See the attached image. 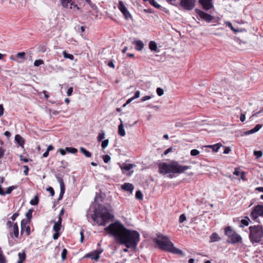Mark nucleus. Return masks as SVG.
Returning <instances> with one entry per match:
<instances>
[{"label": "nucleus", "mask_w": 263, "mask_h": 263, "mask_svg": "<svg viewBox=\"0 0 263 263\" xmlns=\"http://www.w3.org/2000/svg\"><path fill=\"white\" fill-rule=\"evenodd\" d=\"M113 236L115 241L126 248L136 247L140 240V235L136 231L126 229L120 222L116 221L104 229Z\"/></svg>", "instance_id": "nucleus-1"}, {"label": "nucleus", "mask_w": 263, "mask_h": 263, "mask_svg": "<svg viewBox=\"0 0 263 263\" xmlns=\"http://www.w3.org/2000/svg\"><path fill=\"white\" fill-rule=\"evenodd\" d=\"M159 172L165 175L170 174V177L173 178L174 175L171 174H181L190 169L191 166L181 165L178 162L172 161L170 163L162 162L158 165Z\"/></svg>", "instance_id": "nucleus-2"}, {"label": "nucleus", "mask_w": 263, "mask_h": 263, "mask_svg": "<svg viewBox=\"0 0 263 263\" xmlns=\"http://www.w3.org/2000/svg\"><path fill=\"white\" fill-rule=\"evenodd\" d=\"M91 217L99 225L105 226L114 216L109 212L106 207L100 204L99 209L94 211V213L91 215Z\"/></svg>", "instance_id": "nucleus-3"}, {"label": "nucleus", "mask_w": 263, "mask_h": 263, "mask_svg": "<svg viewBox=\"0 0 263 263\" xmlns=\"http://www.w3.org/2000/svg\"><path fill=\"white\" fill-rule=\"evenodd\" d=\"M249 229V239L250 241L259 243L263 237V227L261 225L250 226Z\"/></svg>", "instance_id": "nucleus-4"}, {"label": "nucleus", "mask_w": 263, "mask_h": 263, "mask_svg": "<svg viewBox=\"0 0 263 263\" xmlns=\"http://www.w3.org/2000/svg\"><path fill=\"white\" fill-rule=\"evenodd\" d=\"M154 241L161 249L167 251L172 242L168 238L161 234L157 235V237L154 239Z\"/></svg>", "instance_id": "nucleus-5"}, {"label": "nucleus", "mask_w": 263, "mask_h": 263, "mask_svg": "<svg viewBox=\"0 0 263 263\" xmlns=\"http://www.w3.org/2000/svg\"><path fill=\"white\" fill-rule=\"evenodd\" d=\"M225 235L228 236V242L231 243L241 242L242 238L241 236L233 231L230 227H227L224 229Z\"/></svg>", "instance_id": "nucleus-6"}, {"label": "nucleus", "mask_w": 263, "mask_h": 263, "mask_svg": "<svg viewBox=\"0 0 263 263\" xmlns=\"http://www.w3.org/2000/svg\"><path fill=\"white\" fill-rule=\"evenodd\" d=\"M263 217V205H257L255 206L251 213L250 217L254 221L259 222L258 217Z\"/></svg>", "instance_id": "nucleus-7"}, {"label": "nucleus", "mask_w": 263, "mask_h": 263, "mask_svg": "<svg viewBox=\"0 0 263 263\" xmlns=\"http://www.w3.org/2000/svg\"><path fill=\"white\" fill-rule=\"evenodd\" d=\"M196 0H180V5L185 10H192Z\"/></svg>", "instance_id": "nucleus-8"}, {"label": "nucleus", "mask_w": 263, "mask_h": 263, "mask_svg": "<svg viewBox=\"0 0 263 263\" xmlns=\"http://www.w3.org/2000/svg\"><path fill=\"white\" fill-rule=\"evenodd\" d=\"M118 8L122 12L126 20L132 18V15L128 11L127 9L126 8V6L124 5L122 1L119 2Z\"/></svg>", "instance_id": "nucleus-9"}, {"label": "nucleus", "mask_w": 263, "mask_h": 263, "mask_svg": "<svg viewBox=\"0 0 263 263\" xmlns=\"http://www.w3.org/2000/svg\"><path fill=\"white\" fill-rule=\"evenodd\" d=\"M103 251V250L101 248H100L97 250H95V251L86 254L84 257L90 258L92 260L97 261L100 258V255L102 253Z\"/></svg>", "instance_id": "nucleus-10"}, {"label": "nucleus", "mask_w": 263, "mask_h": 263, "mask_svg": "<svg viewBox=\"0 0 263 263\" xmlns=\"http://www.w3.org/2000/svg\"><path fill=\"white\" fill-rule=\"evenodd\" d=\"M196 12L197 14L204 21L210 22L212 21L214 18L213 16L211 15L204 12V11L200 10L199 9H196Z\"/></svg>", "instance_id": "nucleus-11"}, {"label": "nucleus", "mask_w": 263, "mask_h": 263, "mask_svg": "<svg viewBox=\"0 0 263 263\" xmlns=\"http://www.w3.org/2000/svg\"><path fill=\"white\" fill-rule=\"evenodd\" d=\"M28 223V221L26 219H23L21 221V234L25 232L26 235L28 236L30 234V227L29 226H27Z\"/></svg>", "instance_id": "nucleus-12"}, {"label": "nucleus", "mask_w": 263, "mask_h": 263, "mask_svg": "<svg viewBox=\"0 0 263 263\" xmlns=\"http://www.w3.org/2000/svg\"><path fill=\"white\" fill-rule=\"evenodd\" d=\"M199 3L202 6L203 8L207 11L213 8V5L212 2L206 0H199Z\"/></svg>", "instance_id": "nucleus-13"}, {"label": "nucleus", "mask_w": 263, "mask_h": 263, "mask_svg": "<svg viewBox=\"0 0 263 263\" xmlns=\"http://www.w3.org/2000/svg\"><path fill=\"white\" fill-rule=\"evenodd\" d=\"M167 252H171L173 254H179L180 255H184V253L183 251L174 246L173 243H172L170 247L168 250H167Z\"/></svg>", "instance_id": "nucleus-14"}, {"label": "nucleus", "mask_w": 263, "mask_h": 263, "mask_svg": "<svg viewBox=\"0 0 263 263\" xmlns=\"http://www.w3.org/2000/svg\"><path fill=\"white\" fill-rule=\"evenodd\" d=\"M9 232L11 235H12V234H13L16 238L18 237L19 231L17 223H15L13 224V227L11 228V229L9 230Z\"/></svg>", "instance_id": "nucleus-15"}, {"label": "nucleus", "mask_w": 263, "mask_h": 263, "mask_svg": "<svg viewBox=\"0 0 263 263\" xmlns=\"http://www.w3.org/2000/svg\"><path fill=\"white\" fill-rule=\"evenodd\" d=\"M121 189L124 191L132 192L134 187V185L130 183H124L121 185Z\"/></svg>", "instance_id": "nucleus-16"}, {"label": "nucleus", "mask_w": 263, "mask_h": 263, "mask_svg": "<svg viewBox=\"0 0 263 263\" xmlns=\"http://www.w3.org/2000/svg\"><path fill=\"white\" fill-rule=\"evenodd\" d=\"M62 220V217H59L58 221L54 222V224L53 227V229L54 232H60L61 227Z\"/></svg>", "instance_id": "nucleus-17"}, {"label": "nucleus", "mask_w": 263, "mask_h": 263, "mask_svg": "<svg viewBox=\"0 0 263 263\" xmlns=\"http://www.w3.org/2000/svg\"><path fill=\"white\" fill-rule=\"evenodd\" d=\"M133 44L136 45L135 49L138 51H141L144 47V44L141 40L135 41Z\"/></svg>", "instance_id": "nucleus-18"}, {"label": "nucleus", "mask_w": 263, "mask_h": 263, "mask_svg": "<svg viewBox=\"0 0 263 263\" xmlns=\"http://www.w3.org/2000/svg\"><path fill=\"white\" fill-rule=\"evenodd\" d=\"M261 127L262 125L261 124H257L253 128L245 132V135H247L255 133L258 132L261 128Z\"/></svg>", "instance_id": "nucleus-19"}, {"label": "nucleus", "mask_w": 263, "mask_h": 263, "mask_svg": "<svg viewBox=\"0 0 263 263\" xmlns=\"http://www.w3.org/2000/svg\"><path fill=\"white\" fill-rule=\"evenodd\" d=\"M15 141L21 146H23L25 143L24 139L20 135H16L15 136Z\"/></svg>", "instance_id": "nucleus-20"}, {"label": "nucleus", "mask_w": 263, "mask_h": 263, "mask_svg": "<svg viewBox=\"0 0 263 263\" xmlns=\"http://www.w3.org/2000/svg\"><path fill=\"white\" fill-rule=\"evenodd\" d=\"M121 124L118 126V134L121 136H124L125 135V132L124 129V126L122 120L120 119Z\"/></svg>", "instance_id": "nucleus-21"}, {"label": "nucleus", "mask_w": 263, "mask_h": 263, "mask_svg": "<svg viewBox=\"0 0 263 263\" xmlns=\"http://www.w3.org/2000/svg\"><path fill=\"white\" fill-rule=\"evenodd\" d=\"M61 6L64 8H68L69 7V4L72 3L73 0H59Z\"/></svg>", "instance_id": "nucleus-22"}, {"label": "nucleus", "mask_w": 263, "mask_h": 263, "mask_svg": "<svg viewBox=\"0 0 263 263\" xmlns=\"http://www.w3.org/2000/svg\"><path fill=\"white\" fill-rule=\"evenodd\" d=\"M149 48L151 50L158 52L157 45L155 42L154 41H150L149 43Z\"/></svg>", "instance_id": "nucleus-23"}, {"label": "nucleus", "mask_w": 263, "mask_h": 263, "mask_svg": "<svg viewBox=\"0 0 263 263\" xmlns=\"http://www.w3.org/2000/svg\"><path fill=\"white\" fill-rule=\"evenodd\" d=\"M133 167V165L132 164H123L120 165L121 169L123 171L124 173V171H128L130 169Z\"/></svg>", "instance_id": "nucleus-24"}, {"label": "nucleus", "mask_w": 263, "mask_h": 263, "mask_svg": "<svg viewBox=\"0 0 263 263\" xmlns=\"http://www.w3.org/2000/svg\"><path fill=\"white\" fill-rule=\"evenodd\" d=\"M55 177L60 184V189H65L64 182L62 178L60 177L59 174H55Z\"/></svg>", "instance_id": "nucleus-25"}, {"label": "nucleus", "mask_w": 263, "mask_h": 263, "mask_svg": "<svg viewBox=\"0 0 263 263\" xmlns=\"http://www.w3.org/2000/svg\"><path fill=\"white\" fill-rule=\"evenodd\" d=\"M250 221V220L249 218L247 217H246L244 219H242L240 221V223L239 225L240 227H243L244 226H247L249 224V222Z\"/></svg>", "instance_id": "nucleus-26"}, {"label": "nucleus", "mask_w": 263, "mask_h": 263, "mask_svg": "<svg viewBox=\"0 0 263 263\" xmlns=\"http://www.w3.org/2000/svg\"><path fill=\"white\" fill-rule=\"evenodd\" d=\"M222 146V145L220 143H217L214 145H211L208 146V147H210L212 149L213 151L214 152H217L218 151L220 147Z\"/></svg>", "instance_id": "nucleus-27"}, {"label": "nucleus", "mask_w": 263, "mask_h": 263, "mask_svg": "<svg viewBox=\"0 0 263 263\" xmlns=\"http://www.w3.org/2000/svg\"><path fill=\"white\" fill-rule=\"evenodd\" d=\"M80 152L83 154L86 157H90L91 156V154L89 151H87L85 148L84 147H80Z\"/></svg>", "instance_id": "nucleus-28"}, {"label": "nucleus", "mask_w": 263, "mask_h": 263, "mask_svg": "<svg viewBox=\"0 0 263 263\" xmlns=\"http://www.w3.org/2000/svg\"><path fill=\"white\" fill-rule=\"evenodd\" d=\"M144 1H148L151 5L156 8H160L161 7V6L155 0H144Z\"/></svg>", "instance_id": "nucleus-29"}, {"label": "nucleus", "mask_w": 263, "mask_h": 263, "mask_svg": "<svg viewBox=\"0 0 263 263\" xmlns=\"http://www.w3.org/2000/svg\"><path fill=\"white\" fill-rule=\"evenodd\" d=\"M63 55L66 59H69L71 60H73L74 59V56L71 54L67 53L66 51H64L63 52Z\"/></svg>", "instance_id": "nucleus-30"}, {"label": "nucleus", "mask_w": 263, "mask_h": 263, "mask_svg": "<svg viewBox=\"0 0 263 263\" xmlns=\"http://www.w3.org/2000/svg\"><path fill=\"white\" fill-rule=\"evenodd\" d=\"M33 210L31 209H30L28 211V212L26 213V217L27 218V220L28 221V223L30 222V220L32 218V214Z\"/></svg>", "instance_id": "nucleus-31"}, {"label": "nucleus", "mask_w": 263, "mask_h": 263, "mask_svg": "<svg viewBox=\"0 0 263 263\" xmlns=\"http://www.w3.org/2000/svg\"><path fill=\"white\" fill-rule=\"evenodd\" d=\"M219 239V236L216 233H213L211 236V241L212 242L218 241Z\"/></svg>", "instance_id": "nucleus-32"}, {"label": "nucleus", "mask_w": 263, "mask_h": 263, "mask_svg": "<svg viewBox=\"0 0 263 263\" xmlns=\"http://www.w3.org/2000/svg\"><path fill=\"white\" fill-rule=\"evenodd\" d=\"M18 255V257H19V259H18L19 261H21L23 262L25 260L26 254H25V252H23L22 253H19Z\"/></svg>", "instance_id": "nucleus-33"}, {"label": "nucleus", "mask_w": 263, "mask_h": 263, "mask_svg": "<svg viewBox=\"0 0 263 263\" xmlns=\"http://www.w3.org/2000/svg\"><path fill=\"white\" fill-rule=\"evenodd\" d=\"M65 151H67L68 153H71V154H75L78 152V150L76 148L73 147H66L65 148Z\"/></svg>", "instance_id": "nucleus-34"}, {"label": "nucleus", "mask_w": 263, "mask_h": 263, "mask_svg": "<svg viewBox=\"0 0 263 263\" xmlns=\"http://www.w3.org/2000/svg\"><path fill=\"white\" fill-rule=\"evenodd\" d=\"M39 203V199L37 196H35L33 199H32L30 202V203L32 205H36Z\"/></svg>", "instance_id": "nucleus-35"}, {"label": "nucleus", "mask_w": 263, "mask_h": 263, "mask_svg": "<svg viewBox=\"0 0 263 263\" xmlns=\"http://www.w3.org/2000/svg\"><path fill=\"white\" fill-rule=\"evenodd\" d=\"M6 259L5 256L3 254V251L0 248V263H6Z\"/></svg>", "instance_id": "nucleus-36"}, {"label": "nucleus", "mask_w": 263, "mask_h": 263, "mask_svg": "<svg viewBox=\"0 0 263 263\" xmlns=\"http://www.w3.org/2000/svg\"><path fill=\"white\" fill-rule=\"evenodd\" d=\"M68 8H69L70 9H72L73 8H76L78 10H80L79 7L78 6V5L75 4L74 2L73 1L69 4Z\"/></svg>", "instance_id": "nucleus-37"}, {"label": "nucleus", "mask_w": 263, "mask_h": 263, "mask_svg": "<svg viewBox=\"0 0 263 263\" xmlns=\"http://www.w3.org/2000/svg\"><path fill=\"white\" fill-rule=\"evenodd\" d=\"M135 197L138 199H142L143 198L142 192L140 190L137 191L136 193Z\"/></svg>", "instance_id": "nucleus-38"}, {"label": "nucleus", "mask_w": 263, "mask_h": 263, "mask_svg": "<svg viewBox=\"0 0 263 263\" xmlns=\"http://www.w3.org/2000/svg\"><path fill=\"white\" fill-rule=\"evenodd\" d=\"M67 254V251L66 249H63L62 254H61V257L63 260H65L66 258V255Z\"/></svg>", "instance_id": "nucleus-39"}, {"label": "nucleus", "mask_w": 263, "mask_h": 263, "mask_svg": "<svg viewBox=\"0 0 263 263\" xmlns=\"http://www.w3.org/2000/svg\"><path fill=\"white\" fill-rule=\"evenodd\" d=\"M44 64V62L42 60H36L34 62V66H39L41 65H42Z\"/></svg>", "instance_id": "nucleus-40"}, {"label": "nucleus", "mask_w": 263, "mask_h": 263, "mask_svg": "<svg viewBox=\"0 0 263 263\" xmlns=\"http://www.w3.org/2000/svg\"><path fill=\"white\" fill-rule=\"evenodd\" d=\"M109 140L108 139L104 140V141H102L101 146L103 149H105L108 144Z\"/></svg>", "instance_id": "nucleus-41"}, {"label": "nucleus", "mask_w": 263, "mask_h": 263, "mask_svg": "<svg viewBox=\"0 0 263 263\" xmlns=\"http://www.w3.org/2000/svg\"><path fill=\"white\" fill-rule=\"evenodd\" d=\"M25 55V52H18L16 54V58H21L23 60H24Z\"/></svg>", "instance_id": "nucleus-42"}, {"label": "nucleus", "mask_w": 263, "mask_h": 263, "mask_svg": "<svg viewBox=\"0 0 263 263\" xmlns=\"http://www.w3.org/2000/svg\"><path fill=\"white\" fill-rule=\"evenodd\" d=\"M15 189V187L14 186H11L7 188L6 191L5 192L6 193V194H11L12 191Z\"/></svg>", "instance_id": "nucleus-43"}, {"label": "nucleus", "mask_w": 263, "mask_h": 263, "mask_svg": "<svg viewBox=\"0 0 263 263\" xmlns=\"http://www.w3.org/2000/svg\"><path fill=\"white\" fill-rule=\"evenodd\" d=\"M5 149L2 147H0V164H2V159L4 156Z\"/></svg>", "instance_id": "nucleus-44"}, {"label": "nucleus", "mask_w": 263, "mask_h": 263, "mask_svg": "<svg viewBox=\"0 0 263 263\" xmlns=\"http://www.w3.org/2000/svg\"><path fill=\"white\" fill-rule=\"evenodd\" d=\"M65 189H60V193L59 195L58 200H61V199H62V198L63 197V195L65 193Z\"/></svg>", "instance_id": "nucleus-45"}, {"label": "nucleus", "mask_w": 263, "mask_h": 263, "mask_svg": "<svg viewBox=\"0 0 263 263\" xmlns=\"http://www.w3.org/2000/svg\"><path fill=\"white\" fill-rule=\"evenodd\" d=\"M254 155L257 158H259L262 155V153L260 151H255L254 152Z\"/></svg>", "instance_id": "nucleus-46"}, {"label": "nucleus", "mask_w": 263, "mask_h": 263, "mask_svg": "<svg viewBox=\"0 0 263 263\" xmlns=\"http://www.w3.org/2000/svg\"><path fill=\"white\" fill-rule=\"evenodd\" d=\"M102 158L105 163H108L110 160V157L108 155L103 156Z\"/></svg>", "instance_id": "nucleus-47"}, {"label": "nucleus", "mask_w": 263, "mask_h": 263, "mask_svg": "<svg viewBox=\"0 0 263 263\" xmlns=\"http://www.w3.org/2000/svg\"><path fill=\"white\" fill-rule=\"evenodd\" d=\"M105 138V134L104 133H99L97 137L98 141H101Z\"/></svg>", "instance_id": "nucleus-48"}, {"label": "nucleus", "mask_w": 263, "mask_h": 263, "mask_svg": "<svg viewBox=\"0 0 263 263\" xmlns=\"http://www.w3.org/2000/svg\"><path fill=\"white\" fill-rule=\"evenodd\" d=\"M156 92L157 93V95L159 96H161L163 95L164 93V91H163V90L161 88H157V89H156Z\"/></svg>", "instance_id": "nucleus-49"}, {"label": "nucleus", "mask_w": 263, "mask_h": 263, "mask_svg": "<svg viewBox=\"0 0 263 263\" xmlns=\"http://www.w3.org/2000/svg\"><path fill=\"white\" fill-rule=\"evenodd\" d=\"M199 154V151L196 149H192L191 151V155L193 156H196L198 155Z\"/></svg>", "instance_id": "nucleus-50"}, {"label": "nucleus", "mask_w": 263, "mask_h": 263, "mask_svg": "<svg viewBox=\"0 0 263 263\" xmlns=\"http://www.w3.org/2000/svg\"><path fill=\"white\" fill-rule=\"evenodd\" d=\"M186 220V216L185 214H181L179 217V222L182 223Z\"/></svg>", "instance_id": "nucleus-51"}, {"label": "nucleus", "mask_w": 263, "mask_h": 263, "mask_svg": "<svg viewBox=\"0 0 263 263\" xmlns=\"http://www.w3.org/2000/svg\"><path fill=\"white\" fill-rule=\"evenodd\" d=\"M263 112V108L260 110L259 111L253 113L250 119L253 118L254 117H257L258 115L261 114Z\"/></svg>", "instance_id": "nucleus-52"}, {"label": "nucleus", "mask_w": 263, "mask_h": 263, "mask_svg": "<svg viewBox=\"0 0 263 263\" xmlns=\"http://www.w3.org/2000/svg\"><path fill=\"white\" fill-rule=\"evenodd\" d=\"M226 24L231 28L232 30H233L234 32H238V30H236L234 28V27L232 26V24L230 22H227L226 23Z\"/></svg>", "instance_id": "nucleus-53"}, {"label": "nucleus", "mask_w": 263, "mask_h": 263, "mask_svg": "<svg viewBox=\"0 0 263 263\" xmlns=\"http://www.w3.org/2000/svg\"><path fill=\"white\" fill-rule=\"evenodd\" d=\"M47 191L49 192V193L50 194V195L51 196H54V191L52 187H51V186L48 187L47 189Z\"/></svg>", "instance_id": "nucleus-54"}, {"label": "nucleus", "mask_w": 263, "mask_h": 263, "mask_svg": "<svg viewBox=\"0 0 263 263\" xmlns=\"http://www.w3.org/2000/svg\"><path fill=\"white\" fill-rule=\"evenodd\" d=\"M152 97L151 96H144L143 97H142L141 99V101L142 102H144L145 101H146V100H149L150 99H151Z\"/></svg>", "instance_id": "nucleus-55"}, {"label": "nucleus", "mask_w": 263, "mask_h": 263, "mask_svg": "<svg viewBox=\"0 0 263 263\" xmlns=\"http://www.w3.org/2000/svg\"><path fill=\"white\" fill-rule=\"evenodd\" d=\"M24 168V174L27 176L28 175V171H29V168L28 167V166L27 165H24L23 166Z\"/></svg>", "instance_id": "nucleus-56"}, {"label": "nucleus", "mask_w": 263, "mask_h": 263, "mask_svg": "<svg viewBox=\"0 0 263 263\" xmlns=\"http://www.w3.org/2000/svg\"><path fill=\"white\" fill-rule=\"evenodd\" d=\"M73 92V88L72 87L69 88L67 91V95L68 96H70L72 95Z\"/></svg>", "instance_id": "nucleus-57"}, {"label": "nucleus", "mask_w": 263, "mask_h": 263, "mask_svg": "<svg viewBox=\"0 0 263 263\" xmlns=\"http://www.w3.org/2000/svg\"><path fill=\"white\" fill-rule=\"evenodd\" d=\"M60 236L59 232H55L53 234L52 237L53 239L56 240Z\"/></svg>", "instance_id": "nucleus-58"}, {"label": "nucleus", "mask_w": 263, "mask_h": 263, "mask_svg": "<svg viewBox=\"0 0 263 263\" xmlns=\"http://www.w3.org/2000/svg\"><path fill=\"white\" fill-rule=\"evenodd\" d=\"M140 96V91L139 90H137L135 93V95L134 97H133V98H134V99H137V98H138Z\"/></svg>", "instance_id": "nucleus-59"}, {"label": "nucleus", "mask_w": 263, "mask_h": 263, "mask_svg": "<svg viewBox=\"0 0 263 263\" xmlns=\"http://www.w3.org/2000/svg\"><path fill=\"white\" fill-rule=\"evenodd\" d=\"M19 215V214L18 213H15L14 214H13V215L11 217V219L13 220V221H14L16 218Z\"/></svg>", "instance_id": "nucleus-60"}, {"label": "nucleus", "mask_w": 263, "mask_h": 263, "mask_svg": "<svg viewBox=\"0 0 263 263\" xmlns=\"http://www.w3.org/2000/svg\"><path fill=\"white\" fill-rule=\"evenodd\" d=\"M4 109L3 107V105L2 104H0V117H2L4 114Z\"/></svg>", "instance_id": "nucleus-61"}, {"label": "nucleus", "mask_w": 263, "mask_h": 263, "mask_svg": "<svg viewBox=\"0 0 263 263\" xmlns=\"http://www.w3.org/2000/svg\"><path fill=\"white\" fill-rule=\"evenodd\" d=\"M231 151V149L229 147H227L224 148V150L223 151V154H227L230 153Z\"/></svg>", "instance_id": "nucleus-62"}, {"label": "nucleus", "mask_w": 263, "mask_h": 263, "mask_svg": "<svg viewBox=\"0 0 263 263\" xmlns=\"http://www.w3.org/2000/svg\"><path fill=\"white\" fill-rule=\"evenodd\" d=\"M7 227L9 229H10L12 227V223L10 221H8L6 223Z\"/></svg>", "instance_id": "nucleus-63"}, {"label": "nucleus", "mask_w": 263, "mask_h": 263, "mask_svg": "<svg viewBox=\"0 0 263 263\" xmlns=\"http://www.w3.org/2000/svg\"><path fill=\"white\" fill-rule=\"evenodd\" d=\"M246 119V116H245V115L243 114H241L240 115V120L241 122H244L245 120Z\"/></svg>", "instance_id": "nucleus-64"}]
</instances>
